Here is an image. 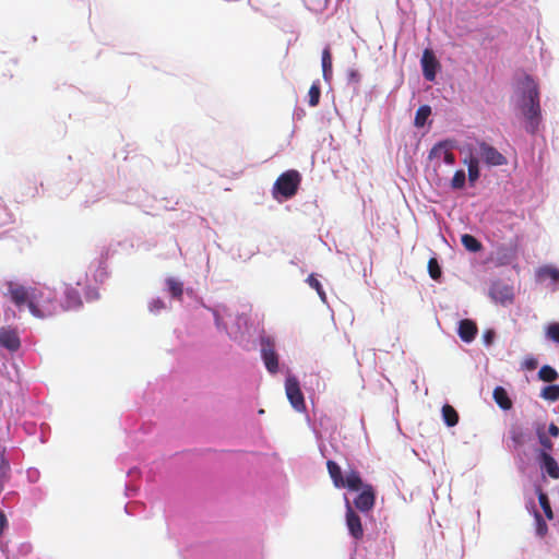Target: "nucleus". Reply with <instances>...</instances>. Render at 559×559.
<instances>
[{"label":"nucleus","instance_id":"f257e3e1","mask_svg":"<svg viewBox=\"0 0 559 559\" xmlns=\"http://www.w3.org/2000/svg\"><path fill=\"white\" fill-rule=\"evenodd\" d=\"M8 294L11 301L17 308L27 305L31 313L36 318L43 319L55 312L51 300L47 299L43 301L44 293L37 288H27L23 285L9 282Z\"/></svg>","mask_w":559,"mask_h":559},{"label":"nucleus","instance_id":"f03ea898","mask_svg":"<svg viewBox=\"0 0 559 559\" xmlns=\"http://www.w3.org/2000/svg\"><path fill=\"white\" fill-rule=\"evenodd\" d=\"M522 99L521 111L527 121L526 130L534 133L540 120L538 84L530 75H525L521 82Z\"/></svg>","mask_w":559,"mask_h":559},{"label":"nucleus","instance_id":"7ed1b4c3","mask_svg":"<svg viewBox=\"0 0 559 559\" xmlns=\"http://www.w3.org/2000/svg\"><path fill=\"white\" fill-rule=\"evenodd\" d=\"M326 468L334 487L348 488L349 490L354 491L359 490V488L361 487V477L358 471L350 469L346 474V477H343L340 465L332 460H329L326 462Z\"/></svg>","mask_w":559,"mask_h":559},{"label":"nucleus","instance_id":"20e7f679","mask_svg":"<svg viewBox=\"0 0 559 559\" xmlns=\"http://www.w3.org/2000/svg\"><path fill=\"white\" fill-rule=\"evenodd\" d=\"M301 176L297 170H287L278 176L274 183V195H282L285 199L293 198L299 188Z\"/></svg>","mask_w":559,"mask_h":559},{"label":"nucleus","instance_id":"39448f33","mask_svg":"<svg viewBox=\"0 0 559 559\" xmlns=\"http://www.w3.org/2000/svg\"><path fill=\"white\" fill-rule=\"evenodd\" d=\"M456 147V142L454 140H443L438 142L432 146L429 152V158H442L443 162L448 165H453L455 163V155L453 154V150Z\"/></svg>","mask_w":559,"mask_h":559},{"label":"nucleus","instance_id":"423d86ee","mask_svg":"<svg viewBox=\"0 0 559 559\" xmlns=\"http://www.w3.org/2000/svg\"><path fill=\"white\" fill-rule=\"evenodd\" d=\"M359 490L361 491L357 495L353 502L355 508L364 513L371 511L376 503L374 488L372 485L364 484L361 481V487Z\"/></svg>","mask_w":559,"mask_h":559},{"label":"nucleus","instance_id":"0eeeda50","mask_svg":"<svg viewBox=\"0 0 559 559\" xmlns=\"http://www.w3.org/2000/svg\"><path fill=\"white\" fill-rule=\"evenodd\" d=\"M285 391L292 406L301 412L306 408L304 394L296 377H288L285 382Z\"/></svg>","mask_w":559,"mask_h":559},{"label":"nucleus","instance_id":"6e6552de","mask_svg":"<svg viewBox=\"0 0 559 559\" xmlns=\"http://www.w3.org/2000/svg\"><path fill=\"white\" fill-rule=\"evenodd\" d=\"M261 356L267 371L276 373L278 371V356L275 352L274 342L269 337L261 341Z\"/></svg>","mask_w":559,"mask_h":559},{"label":"nucleus","instance_id":"1a4fd4ad","mask_svg":"<svg viewBox=\"0 0 559 559\" xmlns=\"http://www.w3.org/2000/svg\"><path fill=\"white\" fill-rule=\"evenodd\" d=\"M477 153L488 166H503L508 163L507 158L496 147L486 142L478 143Z\"/></svg>","mask_w":559,"mask_h":559},{"label":"nucleus","instance_id":"9d476101","mask_svg":"<svg viewBox=\"0 0 559 559\" xmlns=\"http://www.w3.org/2000/svg\"><path fill=\"white\" fill-rule=\"evenodd\" d=\"M346 504V526L353 538L360 540L364 537V527L360 516L353 509L349 500L345 499Z\"/></svg>","mask_w":559,"mask_h":559},{"label":"nucleus","instance_id":"9b49d317","mask_svg":"<svg viewBox=\"0 0 559 559\" xmlns=\"http://www.w3.org/2000/svg\"><path fill=\"white\" fill-rule=\"evenodd\" d=\"M489 296L503 306L512 304L514 299L513 288L501 282L493 283L490 286Z\"/></svg>","mask_w":559,"mask_h":559},{"label":"nucleus","instance_id":"f8f14e48","mask_svg":"<svg viewBox=\"0 0 559 559\" xmlns=\"http://www.w3.org/2000/svg\"><path fill=\"white\" fill-rule=\"evenodd\" d=\"M421 68L424 78L427 81H433L436 79L437 69L439 68V62L430 49H425L421 57Z\"/></svg>","mask_w":559,"mask_h":559},{"label":"nucleus","instance_id":"ddd939ff","mask_svg":"<svg viewBox=\"0 0 559 559\" xmlns=\"http://www.w3.org/2000/svg\"><path fill=\"white\" fill-rule=\"evenodd\" d=\"M537 460L540 468L545 471L549 477L559 479V465L549 452L540 450L537 454Z\"/></svg>","mask_w":559,"mask_h":559},{"label":"nucleus","instance_id":"4468645a","mask_svg":"<svg viewBox=\"0 0 559 559\" xmlns=\"http://www.w3.org/2000/svg\"><path fill=\"white\" fill-rule=\"evenodd\" d=\"M0 345L11 352H15L20 348L21 342L17 333L9 328L0 329Z\"/></svg>","mask_w":559,"mask_h":559},{"label":"nucleus","instance_id":"2eb2a0df","mask_svg":"<svg viewBox=\"0 0 559 559\" xmlns=\"http://www.w3.org/2000/svg\"><path fill=\"white\" fill-rule=\"evenodd\" d=\"M477 331L478 329L474 321L469 319L460 321L459 335L464 342H472L476 337Z\"/></svg>","mask_w":559,"mask_h":559},{"label":"nucleus","instance_id":"dca6fc26","mask_svg":"<svg viewBox=\"0 0 559 559\" xmlns=\"http://www.w3.org/2000/svg\"><path fill=\"white\" fill-rule=\"evenodd\" d=\"M464 164L467 166L468 181L471 186H474L480 176L479 160L476 156L471 155L468 158L464 159Z\"/></svg>","mask_w":559,"mask_h":559},{"label":"nucleus","instance_id":"f3484780","mask_svg":"<svg viewBox=\"0 0 559 559\" xmlns=\"http://www.w3.org/2000/svg\"><path fill=\"white\" fill-rule=\"evenodd\" d=\"M537 280L544 282L546 280H550L552 283L559 282V270L551 265L540 266L536 271Z\"/></svg>","mask_w":559,"mask_h":559},{"label":"nucleus","instance_id":"a211bd4d","mask_svg":"<svg viewBox=\"0 0 559 559\" xmlns=\"http://www.w3.org/2000/svg\"><path fill=\"white\" fill-rule=\"evenodd\" d=\"M321 63H322V75H323V79L326 82H330L331 79H332V74H333L332 53H331L330 47H325L323 49L322 58H321Z\"/></svg>","mask_w":559,"mask_h":559},{"label":"nucleus","instance_id":"6ab92c4d","mask_svg":"<svg viewBox=\"0 0 559 559\" xmlns=\"http://www.w3.org/2000/svg\"><path fill=\"white\" fill-rule=\"evenodd\" d=\"M493 400L504 411H509L512 407V401L502 386H497L493 390Z\"/></svg>","mask_w":559,"mask_h":559},{"label":"nucleus","instance_id":"aec40b11","mask_svg":"<svg viewBox=\"0 0 559 559\" xmlns=\"http://www.w3.org/2000/svg\"><path fill=\"white\" fill-rule=\"evenodd\" d=\"M442 417L447 426L453 427L459 423V414L453 406L445 404L442 407Z\"/></svg>","mask_w":559,"mask_h":559},{"label":"nucleus","instance_id":"412c9836","mask_svg":"<svg viewBox=\"0 0 559 559\" xmlns=\"http://www.w3.org/2000/svg\"><path fill=\"white\" fill-rule=\"evenodd\" d=\"M510 438L515 448L524 445L527 441L526 432L519 426H513L510 430Z\"/></svg>","mask_w":559,"mask_h":559},{"label":"nucleus","instance_id":"4be33fe9","mask_svg":"<svg viewBox=\"0 0 559 559\" xmlns=\"http://www.w3.org/2000/svg\"><path fill=\"white\" fill-rule=\"evenodd\" d=\"M461 242L471 252H478L483 248L481 242L469 234L462 235Z\"/></svg>","mask_w":559,"mask_h":559},{"label":"nucleus","instance_id":"5701e85b","mask_svg":"<svg viewBox=\"0 0 559 559\" xmlns=\"http://www.w3.org/2000/svg\"><path fill=\"white\" fill-rule=\"evenodd\" d=\"M431 115V108L428 105L420 106L415 115L414 124L417 128L425 126L428 117Z\"/></svg>","mask_w":559,"mask_h":559},{"label":"nucleus","instance_id":"b1692460","mask_svg":"<svg viewBox=\"0 0 559 559\" xmlns=\"http://www.w3.org/2000/svg\"><path fill=\"white\" fill-rule=\"evenodd\" d=\"M558 377L556 369L548 365L543 366L538 371V378L545 382H554Z\"/></svg>","mask_w":559,"mask_h":559},{"label":"nucleus","instance_id":"393cba45","mask_svg":"<svg viewBox=\"0 0 559 559\" xmlns=\"http://www.w3.org/2000/svg\"><path fill=\"white\" fill-rule=\"evenodd\" d=\"M166 284L168 286L169 294L177 299H180L183 294V285L181 282L175 278H167Z\"/></svg>","mask_w":559,"mask_h":559},{"label":"nucleus","instance_id":"a878e982","mask_svg":"<svg viewBox=\"0 0 559 559\" xmlns=\"http://www.w3.org/2000/svg\"><path fill=\"white\" fill-rule=\"evenodd\" d=\"M540 396L550 402L559 401V384H550L545 386Z\"/></svg>","mask_w":559,"mask_h":559},{"label":"nucleus","instance_id":"bb28decb","mask_svg":"<svg viewBox=\"0 0 559 559\" xmlns=\"http://www.w3.org/2000/svg\"><path fill=\"white\" fill-rule=\"evenodd\" d=\"M308 104L311 107H316L319 105L320 96H321V90H320V83L319 81H316L311 84L309 92H308Z\"/></svg>","mask_w":559,"mask_h":559},{"label":"nucleus","instance_id":"cd10ccee","mask_svg":"<svg viewBox=\"0 0 559 559\" xmlns=\"http://www.w3.org/2000/svg\"><path fill=\"white\" fill-rule=\"evenodd\" d=\"M536 435L538 437V441L540 443V445L543 447L542 450H545L547 452L550 453V451H552V448H554V443L552 441L547 437L546 432H545V428L544 426H539L537 429H536Z\"/></svg>","mask_w":559,"mask_h":559},{"label":"nucleus","instance_id":"c85d7f7f","mask_svg":"<svg viewBox=\"0 0 559 559\" xmlns=\"http://www.w3.org/2000/svg\"><path fill=\"white\" fill-rule=\"evenodd\" d=\"M538 501H539V504H540L546 518L548 520H552L554 513H552V510L550 507L548 496L545 492H543L542 490L538 491Z\"/></svg>","mask_w":559,"mask_h":559},{"label":"nucleus","instance_id":"c756f323","mask_svg":"<svg viewBox=\"0 0 559 559\" xmlns=\"http://www.w3.org/2000/svg\"><path fill=\"white\" fill-rule=\"evenodd\" d=\"M466 182V175L463 169H459L454 173V176L451 180V188L454 190H461L464 188Z\"/></svg>","mask_w":559,"mask_h":559},{"label":"nucleus","instance_id":"7c9ffc66","mask_svg":"<svg viewBox=\"0 0 559 559\" xmlns=\"http://www.w3.org/2000/svg\"><path fill=\"white\" fill-rule=\"evenodd\" d=\"M307 283L309 284V286L311 288L316 289V292L318 293V295L321 298V300L323 302H325L326 301L325 292L323 290V287H322L321 283L318 281V278L314 276V274H310L307 277Z\"/></svg>","mask_w":559,"mask_h":559},{"label":"nucleus","instance_id":"2f4dec72","mask_svg":"<svg viewBox=\"0 0 559 559\" xmlns=\"http://www.w3.org/2000/svg\"><path fill=\"white\" fill-rule=\"evenodd\" d=\"M428 272L432 280H439L441 277V267L436 258H431L428 261Z\"/></svg>","mask_w":559,"mask_h":559},{"label":"nucleus","instance_id":"473e14b6","mask_svg":"<svg viewBox=\"0 0 559 559\" xmlns=\"http://www.w3.org/2000/svg\"><path fill=\"white\" fill-rule=\"evenodd\" d=\"M535 522H536V534L539 537L546 536V534L548 532L547 523L544 521V519L537 511L535 512Z\"/></svg>","mask_w":559,"mask_h":559},{"label":"nucleus","instance_id":"72a5a7b5","mask_svg":"<svg viewBox=\"0 0 559 559\" xmlns=\"http://www.w3.org/2000/svg\"><path fill=\"white\" fill-rule=\"evenodd\" d=\"M82 304L79 292L71 289L67 294V306L78 307Z\"/></svg>","mask_w":559,"mask_h":559},{"label":"nucleus","instance_id":"f704fd0d","mask_svg":"<svg viewBox=\"0 0 559 559\" xmlns=\"http://www.w3.org/2000/svg\"><path fill=\"white\" fill-rule=\"evenodd\" d=\"M546 335L554 342L559 343V323H551L548 325Z\"/></svg>","mask_w":559,"mask_h":559},{"label":"nucleus","instance_id":"c9c22d12","mask_svg":"<svg viewBox=\"0 0 559 559\" xmlns=\"http://www.w3.org/2000/svg\"><path fill=\"white\" fill-rule=\"evenodd\" d=\"M538 361L534 357H528L524 360L523 367L527 370H534L537 368Z\"/></svg>","mask_w":559,"mask_h":559},{"label":"nucleus","instance_id":"e433bc0d","mask_svg":"<svg viewBox=\"0 0 559 559\" xmlns=\"http://www.w3.org/2000/svg\"><path fill=\"white\" fill-rule=\"evenodd\" d=\"M9 464L7 462H2L1 463V466H0V471H1V474H0V492L2 491L3 489V478L5 476V473L9 471Z\"/></svg>","mask_w":559,"mask_h":559},{"label":"nucleus","instance_id":"4c0bfd02","mask_svg":"<svg viewBox=\"0 0 559 559\" xmlns=\"http://www.w3.org/2000/svg\"><path fill=\"white\" fill-rule=\"evenodd\" d=\"M5 526H7V518H5L4 513L0 511V538L2 537Z\"/></svg>","mask_w":559,"mask_h":559},{"label":"nucleus","instance_id":"58836bf2","mask_svg":"<svg viewBox=\"0 0 559 559\" xmlns=\"http://www.w3.org/2000/svg\"><path fill=\"white\" fill-rule=\"evenodd\" d=\"M548 432L549 435H551L552 437H558L559 436V428L557 425H555L554 423H551L548 427Z\"/></svg>","mask_w":559,"mask_h":559},{"label":"nucleus","instance_id":"ea45409f","mask_svg":"<svg viewBox=\"0 0 559 559\" xmlns=\"http://www.w3.org/2000/svg\"><path fill=\"white\" fill-rule=\"evenodd\" d=\"M348 78L350 81H354L356 83L359 82V80H360V75L356 70H350L348 72Z\"/></svg>","mask_w":559,"mask_h":559},{"label":"nucleus","instance_id":"a19ab883","mask_svg":"<svg viewBox=\"0 0 559 559\" xmlns=\"http://www.w3.org/2000/svg\"><path fill=\"white\" fill-rule=\"evenodd\" d=\"M485 337H486L487 343H490V342H491V338H492V332H488V333L485 335Z\"/></svg>","mask_w":559,"mask_h":559}]
</instances>
